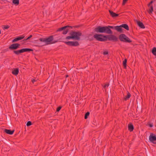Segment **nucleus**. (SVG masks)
<instances>
[{"instance_id":"1","label":"nucleus","mask_w":156,"mask_h":156,"mask_svg":"<svg viewBox=\"0 0 156 156\" xmlns=\"http://www.w3.org/2000/svg\"><path fill=\"white\" fill-rule=\"evenodd\" d=\"M111 29L115 30V26H108L101 27L99 26L95 28L94 31L97 33L112 34L113 32L111 30Z\"/></svg>"},{"instance_id":"2","label":"nucleus","mask_w":156,"mask_h":156,"mask_svg":"<svg viewBox=\"0 0 156 156\" xmlns=\"http://www.w3.org/2000/svg\"><path fill=\"white\" fill-rule=\"evenodd\" d=\"M70 34L71 36L67 37L66 38V39H75L77 40H79L80 37L81 36L82 34L79 32L73 31L71 32Z\"/></svg>"},{"instance_id":"3","label":"nucleus","mask_w":156,"mask_h":156,"mask_svg":"<svg viewBox=\"0 0 156 156\" xmlns=\"http://www.w3.org/2000/svg\"><path fill=\"white\" fill-rule=\"evenodd\" d=\"M53 39V36H51L47 38H40L39 40L40 41L46 43L47 44H48L54 43L56 42V41L51 42Z\"/></svg>"},{"instance_id":"4","label":"nucleus","mask_w":156,"mask_h":156,"mask_svg":"<svg viewBox=\"0 0 156 156\" xmlns=\"http://www.w3.org/2000/svg\"><path fill=\"white\" fill-rule=\"evenodd\" d=\"M122 27H123L127 30H129V27L126 24H123L120 25L119 26H115V30H116L118 32L120 33H122L123 29Z\"/></svg>"},{"instance_id":"5","label":"nucleus","mask_w":156,"mask_h":156,"mask_svg":"<svg viewBox=\"0 0 156 156\" xmlns=\"http://www.w3.org/2000/svg\"><path fill=\"white\" fill-rule=\"evenodd\" d=\"M119 38L121 41L123 42L131 43L132 42L128 37L124 34H121L119 36Z\"/></svg>"},{"instance_id":"6","label":"nucleus","mask_w":156,"mask_h":156,"mask_svg":"<svg viewBox=\"0 0 156 156\" xmlns=\"http://www.w3.org/2000/svg\"><path fill=\"white\" fill-rule=\"evenodd\" d=\"M101 34H95L94 35V37L98 41H106V39H105V37H104Z\"/></svg>"},{"instance_id":"7","label":"nucleus","mask_w":156,"mask_h":156,"mask_svg":"<svg viewBox=\"0 0 156 156\" xmlns=\"http://www.w3.org/2000/svg\"><path fill=\"white\" fill-rule=\"evenodd\" d=\"M69 27L72 28L71 26H66L63 27L58 28L57 30V31H63L62 34H66L68 32L69 30L67 28Z\"/></svg>"},{"instance_id":"8","label":"nucleus","mask_w":156,"mask_h":156,"mask_svg":"<svg viewBox=\"0 0 156 156\" xmlns=\"http://www.w3.org/2000/svg\"><path fill=\"white\" fill-rule=\"evenodd\" d=\"M106 39V40L108 39L109 41H116L118 40L117 38L115 35H110L108 36H103Z\"/></svg>"},{"instance_id":"9","label":"nucleus","mask_w":156,"mask_h":156,"mask_svg":"<svg viewBox=\"0 0 156 156\" xmlns=\"http://www.w3.org/2000/svg\"><path fill=\"white\" fill-rule=\"evenodd\" d=\"M65 43L67 45L70 46H76L79 44L77 41H68L65 42Z\"/></svg>"},{"instance_id":"10","label":"nucleus","mask_w":156,"mask_h":156,"mask_svg":"<svg viewBox=\"0 0 156 156\" xmlns=\"http://www.w3.org/2000/svg\"><path fill=\"white\" fill-rule=\"evenodd\" d=\"M20 44L18 43L13 44L9 47V48L11 49H16L19 48Z\"/></svg>"},{"instance_id":"11","label":"nucleus","mask_w":156,"mask_h":156,"mask_svg":"<svg viewBox=\"0 0 156 156\" xmlns=\"http://www.w3.org/2000/svg\"><path fill=\"white\" fill-rule=\"evenodd\" d=\"M149 140L151 142L154 143V141H156V136L152 133H151L149 136Z\"/></svg>"},{"instance_id":"12","label":"nucleus","mask_w":156,"mask_h":156,"mask_svg":"<svg viewBox=\"0 0 156 156\" xmlns=\"http://www.w3.org/2000/svg\"><path fill=\"white\" fill-rule=\"evenodd\" d=\"M147 6L148 7V12L149 14H151L152 13L154 10L153 5H147Z\"/></svg>"},{"instance_id":"13","label":"nucleus","mask_w":156,"mask_h":156,"mask_svg":"<svg viewBox=\"0 0 156 156\" xmlns=\"http://www.w3.org/2000/svg\"><path fill=\"white\" fill-rule=\"evenodd\" d=\"M131 96V94H130L129 92H127V95L124 97L123 98V99L126 101H127L129 99Z\"/></svg>"},{"instance_id":"14","label":"nucleus","mask_w":156,"mask_h":156,"mask_svg":"<svg viewBox=\"0 0 156 156\" xmlns=\"http://www.w3.org/2000/svg\"><path fill=\"white\" fill-rule=\"evenodd\" d=\"M109 12L110 15L112 17H115L118 16H119L118 14H116V13L113 12L111 10H109Z\"/></svg>"},{"instance_id":"15","label":"nucleus","mask_w":156,"mask_h":156,"mask_svg":"<svg viewBox=\"0 0 156 156\" xmlns=\"http://www.w3.org/2000/svg\"><path fill=\"white\" fill-rule=\"evenodd\" d=\"M4 131L6 133L10 135H12L13 134L14 131V130H11L10 129H5Z\"/></svg>"},{"instance_id":"16","label":"nucleus","mask_w":156,"mask_h":156,"mask_svg":"<svg viewBox=\"0 0 156 156\" xmlns=\"http://www.w3.org/2000/svg\"><path fill=\"white\" fill-rule=\"evenodd\" d=\"M24 37V36H21L17 38H15L12 41V42H16L18 41H19L23 39Z\"/></svg>"},{"instance_id":"17","label":"nucleus","mask_w":156,"mask_h":156,"mask_svg":"<svg viewBox=\"0 0 156 156\" xmlns=\"http://www.w3.org/2000/svg\"><path fill=\"white\" fill-rule=\"evenodd\" d=\"M13 53L17 55H19L20 54L23 53V49L17 51H14Z\"/></svg>"},{"instance_id":"18","label":"nucleus","mask_w":156,"mask_h":156,"mask_svg":"<svg viewBox=\"0 0 156 156\" xmlns=\"http://www.w3.org/2000/svg\"><path fill=\"white\" fill-rule=\"evenodd\" d=\"M137 23L140 27L142 28H145V26L142 22L140 21H137Z\"/></svg>"},{"instance_id":"19","label":"nucleus","mask_w":156,"mask_h":156,"mask_svg":"<svg viewBox=\"0 0 156 156\" xmlns=\"http://www.w3.org/2000/svg\"><path fill=\"white\" fill-rule=\"evenodd\" d=\"M19 69L18 68H16L14 69V70L12 71V73L13 75H17L19 73Z\"/></svg>"},{"instance_id":"20","label":"nucleus","mask_w":156,"mask_h":156,"mask_svg":"<svg viewBox=\"0 0 156 156\" xmlns=\"http://www.w3.org/2000/svg\"><path fill=\"white\" fill-rule=\"evenodd\" d=\"M128 128L130 132L132 131L134 129L133 126L132 124H130L128 125Z\"/></svg>"},{"instance_id":"21","label":"nucleus","mask_w":156,"mask_h":156,"mask_svg":"<svg viewBox=\"0 0 156 156\" xmlns=\"http://www.w3.org/2000/svg\"><path fill=\"white\" fill-rule=\"evenodd\" d=\"M23 52H29L30 51H33V50L30 49V48H23Z\"/></svg>"},{"instance_id":"22","label":"nucleus","mask_w":156,"mask_h":156,"mask_svg":"<svg viewBox=\"0 0 156 156\" xmlns=\"http://www.w3.org/2000/svg\"><path fill=\"white\" fill-rule=\"evenodd\" d=\"M12 3L16 5H17L19 4V0H12Z\"/></svg>"},{"instance_id":"23","label":"nucleus","mask_w":156,"mask_h":156,"mask_svg":"<svg viewBox=\"0 0 156 156\" xmlns=\"http://www.w3.org/2000/svg\"><path fill=\"white\" fill-rule=\"evenodd\" d=\"M152 52L154 55H156V48L154 47L153 48Z\"/></svg>"},{"instance_id":"24","label":"nucleus","mask_w":156,"mask_h":156,"mask_svg":"<svg viewBox=\"0 0 156 156\" xmlns=\"http://www.w3.org/2000/svg\"><path fill=\"white\" fill-rule=\"evenodd\" d=\"M127 60L126 59H125L123 61V64L124 68H126V62Z\"/></svg>"},{"instance_id":"25","label":"nucleus","mask_w":156,"mask_h":156,"mask_svg":"<svg viewBox=\"0 0 156 156\" xmlns=\"http://www.w3.org/2000/svg\"><path fill=\"white\" fill-rule=\"evenodd\" d=\"M90 113L89 112H87L85 114L84 116V118L85 119H87L88 116L89 115Z\"/></svg>"},{"instance_id":"26","label":"nucleus","mask_w":156,"mask_h":156,"mask_svg":"<svg viewBox=\"0 0 156 156\" xmlns=\"http://www.w3.org/2000/svg\"><path fill=\"white\" fill-rule=\"evenodd\" d=\"M32 125V123L31 122L29 121L27 122V126H29Z\"/></svg>"},{"instance_id":"27","label":"nucleus","mask_w":156,"mask_h":156,"mask_svg":"<svg viewBox=\"0 0 156 156\" xmlns=\"http://www.w3.org/2000/svg\"><path fill=\"white\" fill-rule=\"evenodd\" d=\"M9 28V26L8 25H5L4 26L3 28L4 29H7Z\"/></svg>"},{"instance_id":"28","label":"nucleus","mask_w":156,"mask_h":156,"mask_svg":"<svg viewBox=\"0 0 156 156\" xmlns=\"http://www.w3.org/2000/svg\"><path fill=\"white\" fill-rule=\"evenodd\" d=\"M62 108V107L61 106H59L56 109V111L58 112H59Z\"/></svg>"},{"instance_id":"29","label":"nucleus","mask_w":156,"mask_h":156,"mask_svg":"<svg viewBox=\"0 0 156 156\" xmlns=\"http://www.w3.org/2000/svg\"><path fill=\"white\" fill-rule=\"evenodd\" d=\"M108 54V52L107 51H105L103 52V54L104 55H106Z\"/></svg>"},{"instance_id":"30","label":"nucleus","mask_w":156,"mask_h":156,"mask_svg":"<svg viewBox=\"0 0 156 156\" xmlns=\"http://www.w3.org/2000/svg\"><path fill=\"white\" fill-rule=\"evenodd\" d=\"M109 84H105L104 86V88H105L106 87H107L109 86Z\"/></svg>"},{"instance_id":"31","label":"nucleus","mask_w":156,"mask_h":156,"mask_svg":"<svg viewBox=\"0 0 156 156\" xmlns=\"http://www.w3.org/2000/svg\"><path fill=\"white\" fill-rule=\"evenodd\" d=\"M154 3L153 2V1H152L151 0V1L147 5H152V3Z\"/></svg>"},{"instance_id":"32","label":"nucleus","mask_w":156,"mask_h":156,"mask_svg":"<svg viewBox=\"0 0 156 156\" xmlns=\"http://www.w3.org/2000/svg\"><path fill=\"white\" fill-rule=\"evenodd\" d=\"M149 126L150 127H152L153 126V125L152 124H149Z\"/></svg>"},{"instance_id":"33","label":"nucleus","mask_w":156,"mask_h":156,"mask_svg":"<svg viewBox=\"0 0 156 156\" xmlns=\"http://www.w3.org/2000/svg\"><path fill=\"white\" fill-rule=\"evenodd\" d=\"M31 81H32V82L33 83H34V82L35 81H35V80L34 79H32V80H31Z\"/></svg>"},{"instance_id":"34","label":"nucleus","mask_w":156,"mask_h":156,"mask_svg":"<svg viewBox=\"0 0 156 156\" xmlns=\"http://www.w3.org/2000/svg\"><path fill=\"white\" fill-rule=\"evenodd\" d=\"M30 38L28 37H27L26 39H25V40H28L30 39Z\"/></svg>"},{"instance_id":"35","label":"nucleus","mask_w":156,"mask_h":156,"mask_svg":"<svg viewBox=\"0 0 156 156\" xmlns=\"http://www.w3.org/2000/svg\"><path fill=\"white\" fill-rule=\"evenodd\" d=\"M32 37V35H30L29 37L30 38H31Z\"/></svg>"},{"instance_id":"36","label":"nucleus","mask_w":156,"mask_h":156,"mask_svg":"<svg viewBox=\"0 0 156 156\" xmlns=\"http://www.w3.org/2000/svg\"><path fill=\"white\" fill-rule=\"evenodd\" d=\"M152 1H153V2H155L156 0H151Z\"/></svg>"},{"instance_id":"37","label":"nucleus","mask_w":156,"mask_h":156,"mask_svg":"<svg viewBox=\"0 0 156 156\" xmlns=\"http://www.w3.org/2000/svg\"><path fill=\"white\" fill-rule=\"evenodd\" d=\"M68 75H66V77H68Z\"/></svg>"}]
</instances>
